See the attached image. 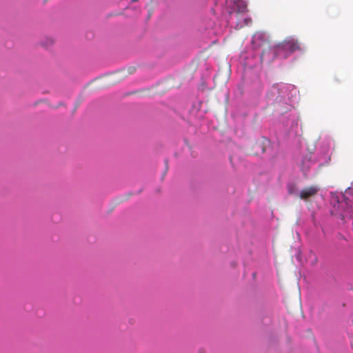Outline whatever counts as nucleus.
<instances>
[{"label":"nucleus","mask_w":353,"mask_h":353,"mask_svg":"<svg viewBox=\"0 0 353 353\" xmlns=\"http://www.w3.org/2000/svg\"><path fill=\"white\" fill-rule=\"evenodd\" d=\"M294 187H290L289 188V190H288V192L290 194H294Z\"/></svg>","instance_id":"nucleus-6"},{"label":"nucleus","mask_w":353,"mask_h":353,"mask_svg":"<svg viewBox=\"0 0 353 353\" xmlns=\"http://www.w3.org/2000/svg\"><path fill=\"white\" fill-rule=\"evenodd\" d=\"M275 53L280 55L283 53V57L286 58L296 50H301V45L299 41L292 37H288L282 42L277 44L275 48Z\"/></svg>","instance_id":"nucleus-1"},{"label":"nucleus","mask_w":353,"mask_h":353,"mask_svg":"<svg viewBox=\"0 0 353 353\" xmlns=\"http://www.w3.org/2000/svg\"><path fill=\"white\" fill-rule=\"evenodd\" d=\"M236 6L239 8V12H244L247 10V4L245 1L238 0L236 3Z\"/></svg>","instance_id":"nucleus-5"},{"label":"nucleus","mask_w":353,"mask_h":353,"mask_svg":"<svg viewBox=\"0 0 353 353\" xmlns=\"http://www.w3.org/2000/svg\"><path fill=\"white\" fill-rule=\"evenodd\" d=\"M320 187L317 185H312L303 188L299 192V198L304 201H307L309 199L315 196L319 191Z\"/></svg>","instance_id":"nucleus-2"},{"label":"nucleus","mask_w":353,"mask_h":353,"mask_svg":"<svg viewBox=\"0 0 353 353\" xmlns=\"http://www.w3.org/2000/svg\"><path fill=\"white\" fill-rule=\"evenodd\" d=\"M245 25H248V23L249 22H251V19H245Z\"/></svg>","instance_id":"nucleus-8"},{"label":"nucleus","mask_w":353,"mask_h":353,"mask_svg":"<svg viewBox=\"0 0 353 353\" xmlns=\"http://www.w3.org/2000/svg\"><path fill=\"white\" fill-rule=\"evenodd\" d=\"M52 43H53V40L52 39H49L48 41L47 45H51V44H52Z\"/></svg>","instance_id":"nucleus-7"},{"label":"nucleus","mask_w":353,"mask_h":353,"mask_svg":"<svg viewBox=\"0 0 353 353\" xmlns=\"http://www.w3.org/2000/svg\"><path fill=\"white\" fill-rule=\"evenodd\" d=\"M265 37V35L263 33H261V32L255 33L253 36V43H256L258 46H260L261 45H262V43L263 41H262L261 43H257V41L258 40H263V37Z\"/></svg>","instance_id":"nucleus-4"},{"label":"nucleus","mask_w":353,"mask_h":353,"mask_svg":"<svg viewBox=\"0 0 353 353\" xmlns=\"http://www.w3.org/2000/svg\"><path fill=\"white\" fill-rule=\"evenodd\" d=\"M307 261L312 266L316 265L318 262L316 254L313 251L310 250L307 254Z\"/></svg>","instance_id":"nucleus-3"}]
</instances>
